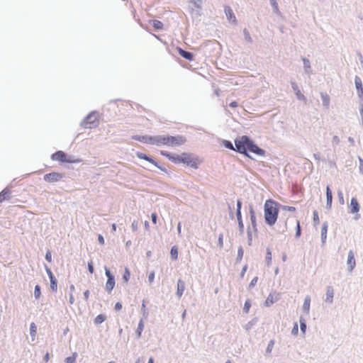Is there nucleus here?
<instances>
[{"label": "nucleus", "instance_id": "obj_1", "mask_svg": "<svg viewBox=\"0 0 363 363\" xmlns=\"http://www.w3.org/2000/svg\"><path fill=\"white\" fill-rule=\"evenodd\" d=\"M236 151L249 157L247 151L259 156H264L265 151L259 147L249 137L243 135L235 140Z\"/></svg>", "mask_w": 363, "mask_h": 363}, {"label": "nucleus", "instance_id": "obj_2", "mask_svg": "<svg viewBox=\"0 0 363 363\" xmlns=\"http://www.w3.org/2000/svg\"><path fill=\"white\" fill-rule=\"evenodd\" d=\"M279 203L272 199H267L264 204V220L267 224L274 225L278 218Z\"/></svg>", "mask_w": 363, "mask_h": 363}, {"label": "nucleus", "instance_id": "obj_3", "mask_svg": "<svg viewBox=\"0 0 363 363\" xmlns=\"http://www.w3.org/2000/svg\"><path fill=\"white\" fill-rule=\"evenodd\" d=\"M52 160L67 163H79L81 162L80 159H74L72 157H68L66 153L61 150L57 151L54 153L52 155Z\"/></svg>", "mask_w": 363, "mask_h": 363}, {"label": "nucleus", "instance_id": "obj_4", "mask_svg": "<svg viewBox=\"0 0 363 363\" xmlns=\"http://www.w3.org/2000/svg\"><path fill=\"white\" fill-rule=\"evenodd\" d=\"M186 139L183 135H166L164 145L168 147H177L184 145Z\"/></svg>", "mask_w": 363, "mask_h": 363}, {"label": "nucleus", "instance_id": "obj_5", "mask_svg": "<svg viewBox=\"0 0 363 363\" xmlns=\"http://www.w3.org/2000/svg\"><path fill=\"white\" fill-rule=\"evenodd\" d=\"M182 163L191 168L197 169L199 164L201 163V161L197 157H195L191 153L183 152Z\"/></svg>", "mask_w": 363, "mask_h": 363}, {"label": "nucleus", "instance_id": "obj_6", "mask_svg": "<svg viewBox=\"0 0 363 363\" xmlns=\"http://www.w3.org/2000/svg\"><path fill=\"white\" fill-rule=\"evenodd\" d=\"M85 128H92L97 125V118L96 114H89L83 122Z\"/></svg>", "mask_w": 363, "mask_h": 363}, {"label": "nucleus", "instance_id": "obj_7", "mask_svg": "<svg viewBox=\"0 0 363 363\" xmlns=\"http://www.w3.org/2000/svg\"><path fill=\"white\" fill-rule=\"evenodd\" d=\"M241 207L242 201L240 199H238L237 201L236 216L238 222L239 230L240 233H242L244 231V224L242 219Z\"/></svg>", "mask_w": 363, "mask_h": 363}, {"label": "nucleus", "instance_id": "obj_8", "mask_svg": "<svg viewBox=\"0 0 363 363\" xmlns=\"http://www.w3.org/2000/svg\"><path fill=\"white\" fill-rule=\"evenodd\" d=\"M106 275L107 277V281L106 283V290L108 293H111L115 286V279L113 276L111 274L108 269H106Z\"/></svg>", "mask_w": 363, "mask_h": 363}, {"label": "nucleus", "instance_id": "obj_9", "mask_svg": "<svg viewBox=\"0 0 363 363\" xmlns=\"http://www.w3.org/2000/svg\"><path fill=\"white\" fill-rule=\"evenodd\" d=\"M160 154L175 164L182 163L183 153L181 155H172L165 151H161Z\"/></svg>", "mask_w": 363, "mask_h": 363}, {"label": "nucleus", "instance_id": "obj_10", "mask_svg": "<svg viewBox=\"0 0 363 363\" xmlns=\"http://www.w3.org/2000/svg\"><path fill=\"white\" fill-rule=\"evenodd\" d=\"M44 180L48 183H54L62 178V174L58 172H51L44 175Z\"/></svg>", "mask_w": 363, "mask_h": 363}, {"label": "nucleus", "instance_id": "obj_11", "mask_svg": "<svg viewBox=\"0 0 363 363\" xmlns=\"http://www.w3.org/2000/svg\"><path fill=\"white\" fill-rule=\"evenodd\" d=\"M166 135H155L151 137V145L157 146L164 145Z\"/></svg>", "mask_w": 363, "mask_h": 363}, {"label": "nucleus", "instance_id": "obj_12", "mask_svg": "<svg viewBox=\"0 0 363 363\" xmlns=\"http://www.w3.org/2000/svg\"><path fill=\"white\" fill-rule=\"evenodd\" d=\"M136 155L138 158L141 159V160H145L147 162H149L150 163L152 164L153 165H155V167L160 168V169H162V171H164V169L161 168L157 162L156 161H155L153 159H152L151 157L147 156L145 154L143 153V152H138L136 153Z\"/></svg>", "mask_w": 363, "mask_h": 363}, {"label": "nucleus", "instance_id": "obj_13", "mask_svg": "<svg viewBox=\"0 0 363 363\" xmlns=\"http://www.w3.org/2000/svg\"><path fill=\"white\" fill-rule=\"evenodd\" d=\"M347 265L349 267V271L352 272L356 265V262L354 259V255L352 251H350L348 253V258H347Z\"/></svg>", "mask_w": 363, "mask_h": 363}, {"label": "nucleus", "instance_id": "obj_14", "mask_svg": "<svg viewBox=\"0 0 363 363\" xmlns=\"http://www.w3.org/2000/svg\"><path fill=\"white\" fill-rule=\"evenodd\" d=\"M225 13L227 16V18L229 21L235 23L237 21L236 17L230 6L225 7Z\"/></svg>", "mask_w": 363, "mask_h": 363}, {"label": "nucleus", "instance_id": "obj_15", "mask_svg": "<svg viewBox=\"0 0 363 363\" xmlns=\"http://www.w3.org/2000/svg\"><path fill=\"white\" fill-rule=\"evenodd\" d=\"M350 208V212L352 213H356L359 211V205L358 201L357 200L356 198H352Z\"/></svg>", "mask_w": 363, "mask_h": 363}, {"label": "nucleus", "instance_id": "obj_16", "mask_svg": "<svg viewBox=\"0 0 363 363\" xmlns=\"http://www.w3.org/2000/svg\"><path fill=\"white\" fill-rule=\"evenodd\" d=\"M334 289L332 286H328L326 289L325 301L331 303L333 301Z\"/></svg>", "mask_w": 363, "mask_h": 363}, {"label": "nucleus", "instance_id": "obj_17", "mask_svg": "<svg viewBox=\"0 0 363 363\" xmlns=\"http://www.w3.org/2000/svg\"><path fill=\"white\" fill-rule=\"evenodd\" d=\"M354 82L359 96L363 97V86L361 79L359 77H355Z\"/></svg>", "mask_w": 363, "mask_h": 363}, {"label": "nucleus", "instance_id": "obj_18", "mask_svg": "<svg viewBox=\"0 0 363 363\" xmlns=\"http://www.w3.org/2000/svg\"><path fill=\"white\" fill-rule=\"evenodd\" d=\"M177 51L179 52V54L182 56L184 58L188 60H193L194 59V55L192 53L189 52H187V51H185L183 49L180 48H177Z\"/></svg>", "mask_w": 363, "mask_h": 363}, {"label": "nucleus", "instance_id": "obj_19", "mask_svg": "<svg viewBox=\"0 0 363 363\" xmlns=\"http://www.w3.org/2000/svg\"><path fill=\"white\" fill-rule=\"evenodd\" d=\"M292 88L294 90L298 99L301 100V101H306V99L305 96L301 92L300 89H298V87L296 83H292Z\"/></svg>", "mask_w": 363, "mask_h": 363}, {"label": "nucleus", "instance_id": "obj_20", "mask_svg": "<svg viewBox=\"0 0 363 363\" xmlns=\"http://www.w3.org/2000/svg\"><path fill=\"white\" fill-rule=\"evenodd\" d=\"M151 137L152 136H148V135H145V136L135 135V136L133 137V139L140 141L143 143L151 145Z\"/></svg>", "mask_w": 363, "mask_h": 363}, {"label": "nucleus", "instance_id": "obj_21", "mask_svg": "<svg viewBox=\"0 0 363 363\" xmlns=\"http://www.w3.org/2000/svg\"><path fill=\"white\" fill-rule=\"evenodd\" d=\"M185 289V284L181 279L178 280L177 294L180 298Z\"/></svg>", "mask_w": 363, "mask_h": 363}, {"label": "nucleus", "instance_id": "obj_22", "mask_svg": "<svg viewBox=\"0 0 363 363\" xmlns=\"http://www.w3.org/2000/svg\"><path fill=\"white\" fill-rule=\"evenodd\" d=\"M327 206L330 208L333 201V194L329 186L326 187Z\"/></svg>", "mask_w": 363, "mask_h": 363}, {"label": "nucleus", "instance_id": "obj_23", "mask_svg": "<svg viewBox=\"0 0 363 363\" xmlns=\"http://www.w3.org/2000/svg\"><path fill=\"white\" fill-rule=\"evenodd\" d=\"M10 196V191L8 189H4L0 193V203L7 200Z\"/></svg>", "mask_w": 363, "mask_h": 363}, {"label": "nucleus", "instance_id": "obj_24", "mask_svg": "<svg viewBox=\"0 0 363 363\" xmlns=\"http://www.w3.org/2000/svg\"><path fill=\"white\" fill-rule=\"evenodd\" d=\"M150 23L152 25L155 29L156 30H162L164 28V25L162 22L158 20H152L150 21Z\"/></svg>", "mask_w": 363, "mask_h": 363}, {"label": "nucleus", "instance_id": "obj_25", "mask_svg": "<svg viewBox=\"0 0 363 363\" xmlns=\"http://www.w3.org/2000/svg\"><path fill=\"white\" fill-rule=\"evenodd\" d=\"M327 232H328V225L327 223H323L321 228V238L323 242H325L327 238Z\"/></svg>", "mask_w": 363, "mask_h": 363}, {"label": "nucleus", "instance_id": "obj_26", "mask_svg": "<svg viewBox=\"0 0 363 363\" xmlns=\"http://www.w3.org/2000/svg\"><path fill=\"white\" fill-rule=\"evenodd\" d=\"M310 305H311V298H310V296H306L305 298L304 303L303 305V308L306 313L309 312Z\"/></svg>", "mask_w": 363, "mask_h": 363}, {"label": "nucleus", "instance_id": "obj_27", "mask_svg": "<svg viewBox=\"0 0 363 363\" xmlns=\"http://www.w3.org/2000/svg\"><path fill=\"white\" fill-rule=\"evenodd\" d=\"M323 106L328 107L330 104V97L326 93L321 94Z\"/></svg>", "mask_w": 363, "mask_h": 363}, {"label": "nucleus", "instance_id": "obj_28", "mask_svg": "<svg viewBox=\"0 0 363 363\" xmlns=\"http://www.w3.org/2000/svg\"><path fill=\"white\" fill-rule=\"evenodd\" d=\"M171 257L172 259L176 260L178 258V248L177 246H173L170 251Z\"/></svg>", "mask_w": 363, "mask_h": 363}, {"label": "nucleus", "instance_id": "obj_29", "mask_svg": "<svg viewBox=\"0 0 363 363\" xmlns=\"http://www.w3.org/2000/svg\"><path fill=\"white\" fill-rule=\"evenodd\" d=\"M106 315L103 314L98 315L94 319V323L96 324H101L106 320Z\"/></svg>", "mask_w": 363, "mask_h": 363}, {"label": "nucleus", "instance_id": "obj_30", "mask_svg": "<svg viewBox=\"0 0 363 363\" xmlns=\"http://www.w3.org/2000/svg\"><path fill=\"white\" fill-rule=\"evenodd\" d=\"M130 277V272L129 269L127 267H125L123 275V279L125 281V282H128L129 281Z\"/></svg>", "mask_w": 363, "mask_h": 363}, {"label": "nucleus", "instance_id": "obj_31", "mask_svg": "<svg viewBox=\"0 0 363 363\" xmlns=\"http://www.w3.org/2000/svg\"><path fill=\"white\" fill-rule=\"evenodd\" d=\"M77 356V353H74L72 354V356L67 357L65 359L66 363H75Z\"/></svg>", "mask_w": 363, "mask_h": 363}, {"label": "nucleus", "instance_id": "obj_32", "mask_svg": "<svg viewBox=\"0 0 363 363\" xmlns=\"http://www.w3.org/2000/svg\"><path fill=\"white\" fill-rule=\"evenodd\" d=\"M37 328L34 323H32L30 325V333L32 337H35L36 335Z\"/></svg>", "mask_w": 363, "mask_h": 363}, {"label": "nucleus", "instance_id": "obj_33", "mask_svg": "<svg viewBox=\"0 0 363 363\" xmlns=\"http://www.w3.org/2000/svg\"><path fill=\"white\" fill-rule=\"evenodd\" d=\"M143 328H144V324H143V320H141L139 322L138 327L137 329V333H138V337L141 336V333H142V331L143 330Z\"/></svg>", "mask_w": 363, "mask_h": 363}, {"label": "nucleus", "instance_id": "obj_34", "mask_svg": "<svg viewBox=\"0 0 363 363\" xmlns=\"http://www.w3.org/2000/svg\"><path fill=\"white\" fill-rule=\"evenodd\" d=\"M274 302V296L269 294L265 301V305L269 306Z\"/></svg>", "mask_w": 363, "mask_h": 363}, {"label": "nucleus", "instance_id": "obj_35", "mask_svg": "<svg viewBox=\"0 0 363 363\" xmlns=\"http://www.w3.org/2000/svg\"><path fill=\"white\" fill-rule=\"evenodd\" d=\"M251 307V302L248 299V300H246L245 302V304H244V308H243V311L245 313H247L250 311V308Z\"/></svg>", "mask_w": 363, "mask_h": 363}, {"label": "nucleus", "instance_id": "obj_36", "mask_svg": "<svg viewBox=\"0 0 363 363\" xmlns=\"http://www.w3.org/2000/svg\"><path fill=\"white\" fill-rule=\"evenodd\" d=\"M250 220H251V223H252V225H253V227H255L256 226V217H255V214L253 209H251V211H250Z\"/></svg>", "mask_w": 363, "mask_h": 363}, {"label": "nucleus", "instance_id": "obj_37", "mask_svg": "<svg viewBox=\"0 0 363 363\" xmlns=\"http://www.w3.org/2000/svg\"><path fill=\"white\" fill-rule=\"evenodd\" d=\"M40 287L38 285H36L35 287L34 295L36 298H39L40 296Z\"/></svg>", "mask_w": 363, "mask_h": 363}, {"label": "nucleus", "instance_id": "obj_38", "mask_svg": "<svg viewBox=\"0 0 363 363\" xmlns=\"http://www.w3.org/2000/svg\"><path fill=\"white\" fill-rule=\"evenodd\" d=\"M50 287L54 291L57 290V280L55 278L50 279Z\"/></svg>", "mask_w": 363, "mask_h": 363}, {"label": "nucleus", "instance_id": "obj_39", "mask_svg": "<svg viewBox=\"0 0 363 363\" xmlns=\"http://www.w3.org/2000/svg\"><path fill=\"white\" fill-rule=\"evenodd\" d=\"M223 144L225 147L230 149V150H236V147L234 148L233 144L230 141L225 140L223 142Z\"/></svg>", "mask_w": 363, "mask_h": 363}, {"label": "nucleus", "instance_id": "obj_40", "mask_svg": "<svg viewBox=\"0 0 363 363\" xmlns=\"http://www.w3.org/2000/svg\"><path fill=\"white\" fill-rule=\"evenodd\" d=\"M313 222L315 223V224H318L319 223V216H318V213L317 211H314L313 213Z\"/></svg>", "mask_w": 363, "mask_h": 363}, {"label": "nucleus", "instance_id": "obj_41", "mask_svg": "<svg viewBox=\"0 0 363 363\" xmlns=\"http://www.w3.org/2000/svg\"><path fill=\"white\" fill-rule=\"evenodd\" d=\"M266 259H267V264H270L271 262H272V253H271V251L269 249H267V250Z\"/></svg>", "mask_w": 363, "mask_h": 363}, {"label": "nucleus", "instance_id": "obj_42", "mask_svg": "<svg viewBox=\"0 0 363 363\" xmlns=\"http://www.w3.org/2000/svg\"><path fill=\"white\" fill-rule=\"evenodd\" d=\"M300 328H301V332L304 334L306 333V325L304 320H302L301 319L300 320Z\"/></svg>", "mask_w": 363, "mask_h": 363}, {"label": "nucleus", "instance_id": "obj_43", "mask_svg": "<svg viewBox=\"0 0 363 363\" xmlns=\"http://www.w3.org/2000/svg\"><path fill=\"white\" fill-rule=\"evenodd\" d=\"M274 340H270L268 345H267V351L268 352H271L273 347H274Z\"/></svg>", "mask_w": 363, "mask_h": 363}, {"label": "nucleus", "instance_id": "obj_44", "mask_svg": "<svg viewBox=\"0 0 363 363\" xmlns=\"http://www.w3.org/2000/svg\"><path fill=\"white\" fill-rule=\"evenodd\" d=\"M298 323H295L294 325V327L292 328L291 333L293 335H296L298 334Z\"/></svg>", "mask_w": 363, "mask_h": 363}, {"label": "nucleus", "instance_id": "obj_45", "mask_svg": "<svg viewBox=\"0 0 363 363\" xmlns=\"http://www.w3.org/2000/svg\"><path fill=\"white\" fill-rule=\"evenodd\" d=\"M283 209L291 212L296 211V208L294 206H283Z\"/></svg>", "mask_w": 363, "mask_h": 363}, {"label": "nucleus", "instance_id": "obj_46", "mask_svg": "<svg viewBox=\"0 0 363 363\" xmlns=\"http://www.w3.org/2000/svg\"><path fill=\"white\" fill-rule=\"evenodd\" d=\"M155 279V272H152L149 274L148 280L150 283H152Z\"/></svg>", "mask_w": 363, "mask_h": 363}, {"label": "nucleus", "instance_id": "obj_47", "mask_svg": "<svg viewBox=\"0 0 363 363\" xmlns=\"http://www.w3.org/2000/svg\"><path fill=\"white\" fill-rule=\"evenodd\" d=\"M257 281H258V277H254L252 279V280L251 281V282L250 283L249 286L253 287L257 284Z\"/></svg>", "mask_w": 363, "mask_h": 363}, {"label": "nucleus", "instance_id": "obj_48", "mask_svg": "<svg viewBox=\"0 0 363 363\" xmlns=\"http://www.w3.org/2000/svg\"><path fill=\"white\" fill-rule=\"evenodd\" d=\"M151 218H152V221L154 224H156L157 223V213H152L151 214Z\"/></svg>", "mask_w": 363, "mask_h": 363}, {"label": "nucleus", "instance_id": "obj_49", "mask_svg": "<svg viewBox=\"0 0 363 363\" xmlns=\"http://www.w3.org/2000/svg\"><path fill=\"white\" fill-rule=\"evenodd\" d=\"M88 269H89V272L91 273V274H93L94 273V266H93V263L92 262H89L88 263Z\"/></svg>", "mask_w": 363, "mask_h": 363}, {"label": "nucleus", "instance_id": "obj_50", "mask_svg": "<svg viewBox=\"0 0 363 363\" xmlns=\"http://www.w3.org/2000/svg\"><path fill=\"white\" fill-rule=\"evenodd\" d=\"M45 259L47 261H48L49 262H50L52 261V255H51V252H47L46 255H45Z\"/></svg>", "mask_w": 363, "mask_h": 363}, {"label": "nucleus", "instance_id": "obj_51", "mask_svg": "<svg viewBox=\"0 0 363 363\" xmlns=\"http://www.w3.org/2000/svg\"><path fill=\"white\" fill-rule=\"evenodd\" d=\"M301 235V228H300V223L298 220H297V226H296V235L299 236Z\"/></svg>", "mask_w": 363, "mask_h": 363}, {"label": "nucleus", "instance_id": "obj_52", "mask_svg": "<svg viewBox=\"0 0 363 363\" xmlns=\"http://www.w3.org/2000/svg\"><path fill=\"white\" fill-rule=\"evenodd\" d=\"M359 172L361 173H363V160L362 158H359Z\"/></svg>", "mask_w": 363, "mask_h": 363}, {"label": "nucleus", "instance_id": "obj_53", "mask_svg": "<svg viewBox=\"0 0 363 363\" xmlns=\"http://www.w3.org/2000/svg\"><path fill=\"white\" fill-rule=\"evenodd\" d=\"M98 240L101 245H104V242H105L104 238L101 235H99Z\"/></svg>", "mask_w": 363, "mask_h": 363}, {"label": "nucleus", "instance_id": "obj_54", "mask_svg": "<svg viewBox=\"0 0 363 363\" xmlns=\"http://www.w3.org/2000/svg\"><path fill=\"white\" fill-rule=\"evenodd\" d=\"M218 243L220 247H223V235H220L218 238Z\"/></svg>", "mask_w": 363, "mask_h": 363}, {"label": "nucleus", "instance_id": "obj_55", "mask_svg": "<svg viewBox=\"0 0 363 363\" xmlns=\"http://www.w3.org/2000/svg\"><path fill=\"white\" fill-rule=\"evenodd\" d=\"M122 308V304L119 302L116 303L115 305V309L119 311Z\"/></svg>", "mask_w": 363, "mask_h": 363}, {"label": "nucleus", "instance_id": "obj_56", "mask_svg": "<svg viewBox=\"0 0 363 363\" xmlns=\"http://www.w3.org/2000/svg\"><path fill=\"white\" fill-rule=\"evenodd\" d=\"M84 296L85 300L87 301L89 298V290L85 291L84 293Z\"/></svg>", "mask_w": 363, "mask_h": 363}, {"label": "nucleus", "instance_id": "obj_57", "mask_svg": "<svg viewBox=\"0 0 363 363\" xmlns=\"http://www.w3.org/2000/svg\"><path fill=\"white\" fill-rule=\"evenodd\" d=\"M47 272L49 275L50 279H52L53 278H55V277L53 276V274L50 269H47Z\"/></svg>", "mask_w": 363, "mask_h": 363}, {"label": "nucleus", "instance_id": "obj_58", "mask_svg": "<svg viewBox=\"0 0 363 363\" xmlns=\"http://www.w3.org/2000/svg\"><path fill=\"white\" fill-rule=\"evenodd\" d=\"M142 311H143V315H145L146 314V307H145V301H143L142 303Z\"/></svg>", "mask_w": 363, "mask_h": 363}, {"label": "nucleus", "instance_id": "obj_59", "mask_svg": "<svg viewBox=\"0 0 363 363\" xmlns=\"http://www.w3.org/2000/svg\"><path fill=\"white\" fill-rule=\"evenodd\" d=\"M229 106L232 108H236L238 107V104L236 101H233L229 104Z\"/></svg>", "mask_w": 363, "mask_h": 363}, {"label": "nucleus", "instance_id": "obj_60", "mask_svg": "<svg viewBox=\"0 0 363 363\" xmlns=\"http://www.w3.org/2000/svg\"><path fill=\"white\" fill-rule=\"evenodd\" d=\"M44 359L46 362H48L50 359V355H49V353L47 352L44 357Z\"/></svg>", "mask_w": 363, "mask_h": 363}, {"label": "nucleus", "instance_id": "obj_61", "mask_svg": "<svg viewBox=\"0 0 363 363\" xmlns=\"http://www.w3.org/2000/svg\"><path fill=\"white\" fill-rule=\"evenodd\" d=\"M74 302V296L72 294H70V296H69V303L70 304H73Z\"/></svg>", "mask_w": 363, "mask_h": 363}, {"label": "nucleus", "instance_id": "obj_62", "mask_svg": "<svg viewBox=\"0 0 363 363\" xmlns=\"http://www.w3.org/2000/svg\"><path fill=\"white\" fill-rule=\"evenodd\" d=\"M112 230L115 232L116 230V225L115 223L112 224Z\"/></svg>", "mask_w": 363, "mask_h": 363}, {"label": "nucleus", "instance_id": "obj_63", "mask_svg": "<svg viewBox=\"0 0 363 363\" xmlns=\"http://www.w3.org/2000/svg\"><path fill=\"white\" fill-rule=\"evenodd\" d=\"M145 228L146 230H149V223L147 221L145 222Z\"/></svg>", "mask_w": 363, "mask_h": 363}, {"label": "nucleus", "instance_id": "obj_64", "mask_svg": "<svg viewBox=\"0 0 363 363\" xmlns=\"http://www.w3.org/2000/svg\"><path fill=\"white\" fill-rule=\"evenodd\" d=\"M147 363H154V359L152 357H150Z\"/></svg>", "mask_w": 363, "mask_h": 363}]
</instances>
